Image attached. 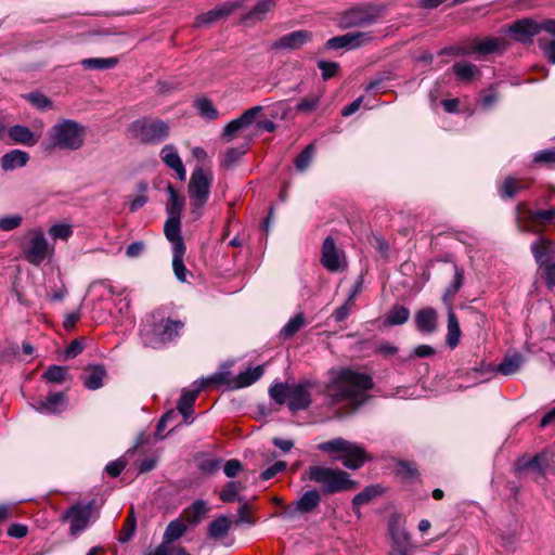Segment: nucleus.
<instances>
[{
    "label": "nucleus",
    "mask_w": 555,
    "mask_h": 555,
    "mask_svg": "<svg viewBox=\"0 0 555 555\" xmlns=\"http://www.w3.org/2000/svg\"><path fill=\"white\" fill-rule=\"evenodd\" d=\"M461 337V328L459 320L453 312L452 308H449L448 312V334H447V344L452 349L455 348L460 343Z\"/></svg>",
    "instance_id": "nucleus-37"
},
{
    "label": "nucleus",
    "mask_w": 555,
    "mask_h": 555,
    "mask_svg": "<svg viewBox=\"0 0 555 555\" xmlns=\"http://www.w3.org/2000/svg\"><path fill=\"white\" fill-rule=\"evenodd\" d=\"M318 67L322 72V78L327 80L337 74L339 64L336 62L319 61Z\"/></svg>",
    "instance_id": "nucleus-60"
},
{
    "label": "nucleus",
    "mask_w": 555,
    "mask_h": 555,
    "mask_svg": "<svg viewBox=\"0 0 555 555\" xmlns=\"http://www.w3.org/2000/svg\"><path fill=\"white\" fill-rule=\"evenodd\" d=\"M211 182L212 176L210 171L198 167L192 172L189 183V196L193 201L195 208L201 209L206 204L210 193Z\"/></svg>",
    "instance_id": "nucleus-10"
},
{
    "label": "nucleus",
    "mask_w": 555,
    "mask_h": 555,
    "mask_svg": "<svg viewBox=\"0 0 555 555\" xmlns=\"http://www.w3.org/2000/svg\"><path fill=\"white\" fill-rule=\"evenodd\" d=\"M550 35L555 37V33H548ZM539 48L542 50L547 61L552 64H555V38L548 40L545 37H540L538 39Z\"/></svg>",
    "instance_id": "nucleus-57"
},
{
    "label": "nucleus",
    "mask_w": 555,
    "mask_h": 555,
    "mask_svg": "<svg viewBox=\"0 0 555 555\" xmlns=\"http://www.w3.org/2000/svg\"><path fill=\"white\" fill-rule=\"evenodd\" d=\"M343 253H339L335 241L332 236H327L322 246V264L331 272H337L344 269Z\"/></svg>",
    "instance_id": "nucleus-19"
},
{
    "label": "nucleus",
    "mask_w": 555,
    "mask_h": 555,
    "mask_svg": "<svg viewBox=\"0 0 555 555\" xmlns=\"http://www.w3.org/2000/svg\"><path fill=\"white\" fill-rule=\"evenodd\" d=\"M373 37L370 31H350L341 36H336L326 41L327 49H357L369 44Z\"/></svg>",
    "instance_id": "nucleus-14"
},
{
    "label": "nucleus",
    "mask_w": 555,
    "mask_h": 555,
    "mask_svg": "<svg viewBox=\"0 0 555 555\" xmlns=\"http://www.w3.org/2000/svg\"><path fill=\"white\" fill-rule=\"evenodd\" d=\"M306 325V318L302 312L297 313L292 318L281 330L280 336L283 339L292 338L297 332H299Z\"/></svg>",
    "instance_id": "nucleus-40"
},
{
    "label": "nucleus",
    "mask_w": 555,
    "mask_h": 555,
    "mask_svg": "<svg viewBox=\"0 0 555 555\" xmlns=\"http://www.w3.org/2000/svg\"><path fill=\"white\" fill-rule=\"evenodd\" d=\"M242 469V464L238 460H229L223 466V472L229 478L235 477Z\"/></svg>",
    "instance_id": "nucleus-63"
},
{
    "label": "nucleus",
    "mask_w": 555,
    "mask_h": 555,
    "mask_svg": "<svg viewBox=\"0 0 555 555\" xmlns=\"http://www.w3.org/2000/svg\"><path fill=\"white\" fill-rule=\"evenodd\" d=\"M29 155L22 150H12L1 157V167L4 171H12L27 165Z\"/></svg>",
    "instance_id": "nucleus-29"
},
{
    "label": "nucleus",
    "mask_w": 555,
    "mask_h": 555,
    "mask_svg": "<svg viewBox=\"0 0 555 555\" xmlns=\"http://www.w3.org/2000/svg\"><path fill=\"white\" fill-rule=\"evenodd\" d=\"M247 152L246 145L238 147H230L223 154L222 165L225 167L233 166Z\"/></svg>",
    "instance_id": "nucleus-56"
},
{
    "label": "nucleus",
    "mask_w": 555,
    "mask_h": 555,
    "mask_svg": "<svg viewBox=\"0 0 555 555\" xmlns=\"http://www.w3.org/2000/svg\"><path fill=\"white\" fill-rule=\"evenodd\" d=\"M66 409V397L63 392H54L46 399L39 400L36 410L41 413L56 414Z\"/></svg>",
    "instance_id": "nucleus-22"
},
{
    "label": "nucleus",
    "mask_w": 555,
    "mask_h": 555,
    "mask_svg": "<svg viewBox=\"0 0 555 555\" xmlns=\"http://www.w3.org/2000/svg\"><path fill=\"white\" fill-rule=\"evenodd\" d=\"M167 192L169 194L167 211L170 217H181L184 207V197L181 196L171 184H168Z\"/></svg>",
    "instance_id": "nucleus-39"
},
{
    "label": "nucleus",
    "mask_w": 555,
    "mask_h": 555,
    "mask_svg": "<svg viewBox=\"0 0 555 555\" xmlns=\"http://www.w3.org/2000/svg\"><path fill=\"white\" fill-rule=\"evenodd\" d=\"M382 16V9L375 5H361L346 11L340 17L343 28L364 27L376 23Z\"/></svg>",
    "instance_id": "nucleus-11"
},
{
    "label": "nucleus",
    "mask_w": 555,
    "mask_h": 555,
    "mask_svg": "<svg viewBox=\"0 0 555 555\" xmlns=\"http://www.w3.org/2000/svg\"><path fill=\"white\" fill-rule=\"evenodd\" d=\"M25 99L33 106H35L36 108L41 109V111L50 109L53 106L52 101L47 95H44L43 93H40V92H31V93L25 95Z\"/></svg>",
    "instance_id": "nucleus-54"
},
{
    "label": "nucleus",
    "mask_w": 555,
    "mask_h": 555,
    "mask_svg": "<svg viewBox=\"0 0 555 555\" xmlns=\"http://www.w3.org/2000/svg\"><path fill=\"white\" fill-rule=\"evenodd\" d=\"M264 369L262 365H258L256 367H250L245 372L238 374L236 379L234 380L232 387L233 388H243L250 386L255 382H257L263 375Z\"/></svg>",
    "instance_id": "nucleus-35"
},
{
    "label": "nucleus",
    "mask_w": 555,
    "mask_h": 555,
    "mask_svg": "<svg viewBox=\"0 0 555 555\" xmlns=\"http://www.w3.org/2000/svg\"><path fill=\"white\" fill-rule=\"evenodd\" d=\"M118 60L116 57H92L81 61V65L86 69H109L116 66Z\"/></svg>",
    "instance_id": "nucleus-45"
},
{
    "label": "nucleus",
    "mask_w": 555,
    "mask_h": 555,
    "mask_svg": "<svg viewBox=\"0 0 555 555\" xmlns=\"http://www.w3.org/2000/svg\"><path fill=\"white\" fill-rule=\"evenodd\" d=\"M129 131L141 143L156 145L169 137L170 125L159 118L142 117L130 124Z\"/></svg>",
    "instance_id": "nucleus-6"
},
{
    "label": "nucleus",
    "mask_w": 555,
    "mask_h": 555,
    "mask_svg": "<svg viewBox=\"0 0 555 555\" xmlns=\"http://www.w3.org/2000/svg\"><path fill=\"white\" fill-rule=\"evenodd\" d=\"M244 0H236L222 3L212 9L215 12V16L217 17V20L227 18L235 10L242 8L244 5Z\"/></svg>",
    "instance_id": "nucleus-53"
},
{
    "label": "nucleus",
    "mask_w": 555,
    "mask_h": 555,
    "mask_svg": "<svg viewBox=\"0 0 555 555\" xmlns=\"http://www.w3.org/2000/svg\"><path fill=\"white\" fill-rule=\"evenodd\" d=\"M312 39V33L308 30H295L286 34L271 43L272 50H297Z\"/></svg>",
    "instance_id": "nucleus-18"
},
{
    "label": "nucleus",
    "mask_w": 555,
    "mask_h": 555,
    "mask_svg": "<svg viewBox=\"0 0 555 555\" xmlns=\"http://www.w3.org/2000/svg\"><path fill=\"white\" fill-rule=\"evenodd\" d=\"M209 512V506L204 500H196L191 506L184 509L183 516L189 524L196 525Z\"/></svg>",
    "instance_id": "nucleus-34"
},
{
    "label": "nucleus",
    "mask_w": 555,
    "mask_h": 555,
    "mask_svg": "<svg viewBox=\"0 0 555 555\" xmlns=\"http://www.w3.org/2000/svg\"><path fill=\"white\" fill-rule=\"evenodd\" d=\"M389 534L391 537L390 551H410L411 538L405 529V519L400 514H392L388 522Z\"/></svg>",
    "instance_id": "nucleus-13"
},
{
    "label": "nucleus",
    "mask_w": 555,
    "mask_h": 555,
    "mask_svg": "<svg viewBox=\"0 0 555 555\" xmlns=\"http://www.w3.org/2000/svg\"><path fill=\"white\" fill-rule=\"evenodd\" d=\"M508 30L517 41L528 42L542 30L555 33V20H544L539 23L532 18H522L514 22Z\"/></svg>",
    "instance_id": "nucleus-9"
},
{
    "label": "nucleus",
    "mask_w": 555,
    "mask_h": 555,
    "mask_svg": "<svg viewBox=\"0 0 555 555\" xmlns=\"http://www.w3.org/2000/svg\"><path fill=\"white\" fill-rule=\"evenodd\" d=\"M286 466L287 465L284 461H278L270 467L266 468L261 473L260 476L263 480H269V479L273 478L275 475H278L279 473L284 472L286 469Z\"/></svg>",
    "instance_id": "nucleus-61"
},
{
    "label": "nucleus",
    "mask_w": 555,
    "mask_h": 555,
    "mask_svg": "<svg viewBox=\"0 0 555 555\" xmlns=\"http://www.w3.org/2000/svg\"><path fill=\"white\" fill-rule=\"evenodd\" d=\"M318 449L337 454L335 459L341 461L343 465L349 469L360 468L367 460L366 452L361 446L340 437L320 443Z\"/></svg>",
    "instance_id": "nucleus-5"
},
{
    "label": "nucleus",
    "mask_w": 555,
    "mask_h": 555,
    "mask_svg": "<svg viewBox=\"0 0 555 555\" xmlns=\"http://www.w3.org/2000/svg\"><path fill=\"white\" fill-rule=\"evenodd\" d=\"M410 318V310L404 306L396 305L393 306L385 320V324L387 325H402Z\"/></svg>",
    "instance_id": "nucleus-41"
},
{
    "label": "nucleus",
    "mask_w": 555,
    "mask_h": 555,
    "mask_svg": "<svg viewBox=\"0 0 555 555\" xmlns=\"http://www.w3.org/2000/svg\"><path fill=\"white\" fill-rule=\"evenodd\" d=\"M327 376L323 387L312 379L289 384L288 409L292 412L307 410L312 403L311 390L318 388L325 395L328 406L346 403L350 412H354L367 400L366 391L373 387L371 376L350 369H332Z\"/></svg>",
    "instance_id": "nucleus-1"
},
{
    "label": "nucleus",
    "mask_w": 555,
    "mask_h": 555,
    "mask_svg": "<svg viewBox=\"0 0 555 555\" xmlns=\"http://www.w3.org/2000/svg\"><path fill=\"white\" fill-rule=\"evenodd\" d=\"M516 224L519 231L540 234L545 227L555 225V207L546 210H533L524 203H519L516 208Z\"/></svg>",
    "instance_id": "nucleus-7"
},
{
    "label": "nucleus",
    "mask_w": 555,
    "mask_h": 555,
    "mask_svg": "<svg viewBox=\"0 0 555 555\" xmlns=\"http://www.w3.org/2000/svg\"><path fill=\"white\" fill-rule=\"evenodd\" d=\"M533 162L538 164H555V150H544L538 152L534 157Z\"/></svg>",
    "instance_id": "nucleus-62"
},
{
    "label": "nucleus",
    "mask_w": 555,
    "mask_h": 555,
    "mask_svg": "<svg viewBox=\"0 0 555 555\" xmlns=\"http://www.w3.org/2000/svg\"><path fill=\"white\" fill-rule=\"evenodd\" d=\"M106 371L103 365L88 366L82 376L83 385L90 390H96L103 386Z\"/></svg>",
    "instance_id": "nucleus-31"
},
{
    "label": "nucleus",
    "mask_w": 555,
    "mask_h": 555,
    "mask_svg": "<svg viewBox=\"0 0 555 555\" xmlns=\"http://www.w3.org/2000/svg\"><path fill=\"white\" fill-rule=\"evenodd\" d=\"M54 254V247L49 244L43 231L39 228L27 232V241L22 248V255L30 264L39 267Z\"/></svg>",
    "instance_id": "nucleus-8"
},
{
    "label": "nucleus",
    "mask_w": 555,
    "mask_h": 555,
    "mask_svg": "<svg viewBox=\"0 0 555 555\" xmlns=\"http://www.w3.org/2000/svg\"><path fill=\"white\" fill-rule=\"evenodd\" d=\"M544 266L545 283L548 288L555 286V262H546Z\"/></svg>",
    "instance_id": "nucleus-64"
},
{
    "label": "nucleus",
    "mask_w": 555,
    "mask_h": 555,
    "mask_svg": "<svg viewBox=\"0 0 555 555\" xmlns=\"http://www.w3.org/2000/svg\"><path fill=\"white\" fill-rule=\"evenodd\" d=\"M531 183L532 180L530 179H518L509 176L499 186V194L502 198H512L522 190H526Z\"/></svg>",
    "instance_id": "nucleus-24"
},
{
    "label": "nucleus",
    "mask_w": 555,
    "mask_h": 555,
    "mask_svg": "<svg viewBox=\"0 0 555 555\" xmlns=\"http://www.w3.org/2000/svg\"><path fill=\"white\" fill-rule=\"evenodd\" d=\"M206 380H201L198 386H196L193 390H185L182 392L181 398L179 399L177 409L183 415L184 421L188 422V417L192 413L193 405L195 400L199 393V391L206 386Z\"/></svg>",
    "instance_id": "nucleus-27"
},
{
    "label": "nucleus",
    "mask_w": 555,
    "mask_h": 555,
    "mask_svg": "<svg viewBox=\"0 0 555 555\" xmlns=\"http://www.w3.org/2000/svg\"><path fill=\"white\" fill-rule=\"evenodd\" d=\"M279 0H257L255 5L241 18L245 25H255L262 22L267 14L273 11Z\"/></svg>",
    "instance_id": "nucleus-20"
},
{
    "label": "nucleus",
    "mask_w": 555,
    "mask_h": 555,
    "mask_svg": "<svg viewBox=\"0 0 555 555\" xmlns=\"http://www.w3.org/2000/svg\"><path fill=\"white\" fill-rule=\"evenodd\" d=\"M185 530L186 526L182 521L178 519L170 521L165 530L162 544H172L175 540L183 535Z\"/></svg>",
    "instance_id": "nucleus-44"
},
{
    "label": "nucleus",
    "mask_w": 555,
    "mask_h": 555,
    "mask_svg": "<svg viewBox=\"0 0 555 555\" xmlns=\"http://www.w3.org/2000/svg\"><path fill=\"white\" fill-rule=\"evenodd\" d=\"M164 233L166 238L172 244V250H176L178 248H185L181 235L180 218L169 216L164 225Z\"/></svg>",
    "instance_id": "nucleus-25"
},
{
    "label": "nucleus",
    "mask_w": 555,
    "mask_h": 555,
    "mask_svg": "<svg viewBox=\"0 0 555 555\" xmlns=\"http://www.w3.org/2000/svg\"><path fill=\"white\" fill-rule=\"evenodd\" d=\"M289 384L276 383L269 389L270 397L279 404L288 403Z\"/></svg>",
    "instance_id": "nucleus-49"
},
{
    "label": "nucleus",
    "mask_w": 555,
    "mask_h": 555,
    "mask_svg": "<svg viewBox=\"0 0 555 555\" xmlns=\"http://www.w3.org/2000/svg\"><path fill=\"white\" fill-rule=\"evenodd\" d=\"M314 156V145L309 144L307 145L304 151L296 157L295 159V166L297 170L304 171L309 167V165L312 162V158Z\"/></svg>",
    "instance_id": "nucleus-55"
},
{
    "label": "nucleus",
    "mask_w": 555,
    "mask_h": 555,
    "mask_svg": "<svg viewBox=\"0 0 555 555\" xmlns=\"http://www.w3.org/2000/svg\"><path fill=\"white\" fill-rule=\"evenodd\" d=\"M321 502V494L317 490L306 491L295 503L282 513L284 518H293L296 513L308 514L315 509Z\"/></svg>",
    "instance_id": "nucleus-17"
},
{
    "label": "nucleus",
    "mask_w": 555,
    "mask_h": 555,
    "mask_svg": "<svg viewBox=\"0 0 555 555\" xmlns=\"http://www.w3.org/2000/svg\"><path fill=\"white\" fill-rule=\"evenodd\" d=\"M66 377H67V369L65 366H60V365L49 366L42 375V378L47 383H53V384H62L65 382Z\"/></svg>",
    "instance_id": "nucleus-47"
},
{
    "label": "nucleus",
    "mask_w": 555,
    "mask_h": 555,
    "mask_svg": "<svg viewBox=\"0 0 555 555\" xmlns=\"http://www.w3.org/2000/svg\"><path fill=\"white\" fill-rule=\"evenodd\" d=\"M159 155L164 164L172 169L181 181L185 180L186 171L175 145L166 144Z\"/></svg>",
    "instance_id": "nucleus-21"
},
{
    "label": "nucleus",
    "mask_w": 555,
    "mask_h": 555,
    "mask_svg": "<svg viewBox=\"0 0 555 555\" xmlns=\"http://www.w3.org/2000/svg\"><path fill=\"white\" fill-rule=\"evenodd\" d=\"M522 360V356L519 353L506 356L500 363L498 372L502 373L503 375H512L519 370Z\"/></svg>",
    "instance_id": "nucleus-42"
},
{
    "label": "nucleus",
    "mask_w": 555,
    "mask_h": 555,
    "mask_svg": "<svg viewBox=\"0 0 555 555\" xmlns=\"http://www.w3.org/2000/svg\"><path fill=\"white\" fill-rule=\"evenodd\" d=\"M464 284V270L456 264H454V274L450 284L447 286L443 295L442 301L448 308H452V304L455 295L461 289Z\"/></svg>",
    "instance_id": "nucleus-30"
},
{
    "label": "nucleus",
    "mask_w": 555,
    "mask_h": 555,
    "mask_svg": "<svg viewBox=\"0 0 555 555\" xmlns=\"http://www.w3.org/2000/svg\"><path fill=\"white\" fill-rule=\"evenodd\" d=\"M49 146L52 149L77 151L86 138V128L76 120L61 119L47 133Z\"/></svg>",
    "instance_id": "nucleus-3"
},
{
    "label": "nucleus",
    "mask_w": 555,
    "mask_h": 555,
    "mask_svg": "<svg viewBox=\"0 0 555 555\" xmlns=\"http://www.w3.org/2000/svg\"><path fill=\"white\" fill-rule=\"evenodd\" d=\"M310 481L321 485L324 494H333L357 488V482L350 479L345 470L322 465H311L306 472Z\"/></svg>",
    "instance_id": "nucleus-4"
},
{
    "label": "nucleus",
    "mask_w": 555,
    "mask_h": 555,
    "mask_svg": "<svg viewBox=\"0 0 555 555\" xmlns=\"http://www.w3.org/2000/svg\"><path fill=\"white\" fill-rule=\"evenodd\" d=\"M185 253V248H178L176 250H172V269L175 272L176 278L180 282L186 281V268L183 263V256Z\"/></svg>",
    "instance_id": "nucleus-46"
},
{
    "label": "nucleus",
    "mask_w": 555,
    "mask_h": 555,
    "mask_svg": "<svg viewBox=\"0 0 555 555\" xmlns=\"http://www.w3.org/2000/svg\"><path fill=\"white\" fill-rule=\"evenodd\" d=\"M137 527V520L134 517L133 508L130 509L129 515L124 524V527L119 533V542H128L134 534Z\"/></svg>",
    "instance_id": "nucleus-52"
},
{
    "label": "nucleus",
    "mask_w": 555,
    "mask_h": 555,
    "mask_svg": "<svg viewBox=\"0 0 555 555\" xmlns=\"http://www.w3.org/2000/svg\"><path fill=\"white\" fill-rule=\"evenodd\" d=\"M397 475L405 480H411L416 477V468L409 462H399L396 468Z\"/></svg>",
    "instance_id": "nucleus-59"
},
{
    "label": "nucleus",
    "mask_w": 555,
    "mask_h": 555,
    "mask_svg": "<svg viewBox=\"0 0 555 555\" xmlns=\"http://www.w3.org/2000/svg\"><path fill=\"white\" fill-rule=\"evenodd\" d=\"M452 69L457 79L463 82H470L479 78L481 75L479 68L475 64L467 61L456 62Z\"/></svg>",
    "instance_id": "nucleus-32"
},
{
    "label": "nucleus",
    "mask_w": 555,
    "mask_h": 555,
    "mask_svg": "<svg viewBox=\"0 0 555 555\" xmlns=\"http://www.w3.org/2000/svg\"><path fill=\"white\" fill-rule=\"evenodd\" d=\"M262 109L263 107L259 105L246 109L238 118L231 120L224 127L222 138L227 142L232 141L238 131L247 128L255 121L256 117L262 112Z\"/></svg>",
    "instance_id": "nucleus-16"
},
{
    "label": "nucleus",
    "mask_w": 555,
    "mask_h": 555,
    "mask_svg": "<svg viewBox=\"0 0 555 555\" xmlns=\"http://www.w3.org/2000/svg\"><path fill=\"white\" fill-rule=\"evenodd\" d=\"M414 321L421 333L431 334L437 328V312L430 307L421 309L416 312Z\"/></svg>",
    "instance_id": "nucleus-23"
},
{
    "label": "nucleus",
    "mask_w": 555,
    "mask_h": 555,
    "mask_svg": "<svg viewBox=\"0 0 555 555\" xmlns=\"http://www.w3.org/2000/svg\"><path fill=\"white\" fill-rule=\"evenodd\" d=\"M244 488L245 487L240 481H230L220 492V500L224 503H231L234 501L242 502L243 499L238 496V492Z\"/></svg>",
    "instance_id": "nucleus-43"
},
{
    "label": "nucleus",
    "mask_w": 555,
    "mask_h": 555,
    "mask_svg": "<svg viewBox=\"0 0 555 555\" xmlns=\"http://www.w3.org/2000/svg\"><path fill=\"white\" fill-rule=\"evenodd\" d=\"M183 327L184 324L181 321L167 319L158 322V318L151 314L142 324L140 335L145 346L157 349L178 337Z\"/></svg>",
    "instance_id": "nucleus-2"
},
{
    "label": "nucleus",
    "mask_w": 555,
    "mask_h": 555,
    "mask_svg": "<svg viewBox=\"0 0 555 555\" xmlns=\"http://www.w3.org/2000/svg\"><path fill=\"white\" fill-rule=\"evenodd\" d=\"M508 47V41L505 38L489 37L483 40L476 41L472 52L480 54H491L495 52H503Z\"/></svg>",
    "instance_id": "nucleus-26"
},
{
    "label": "nucleus",
    "mask_w": 555,
    "mask_h": 555,
    "mask_svg": "<svg viewBox=\"0 0 555 555\" xmlns=\"http://www.w3.org/2000/svg\"><path fill=\"white\" fill-rule=\"evenodd\" d=\"M231 525L229 517L221 515L209 524L208 535L212 539H221L228 534Z\"/></svg>",
    "instance_id": "nucleus-38"
},
{
    "label": "nucleus",
    "mask_w": 555,
    "mask_h": 555,
    "mask_svg": "<svg viewBox=\"0 0 555 555\" xmlns=\"http://www.w3.org/2000/svg\"><path fill=\"white\" fill-rule=\"evenodd\" d=\"M23 218L21 215H10L0 218V230L12 231L22 224Z\"/></svg>",
    "instance_id": "nucleus-58"
},
{
    "label": "nucleus",
    "mask_w": 555,
    "mask_h": 555,
    "mask_svg": "<svg viewBox=\"0 0 555 555\" xmlns=\"http://www.w3.org/2000/svg\"><path fill=\"white\" fill-rule=\"evenodd\" d=\"M552 244V241L544 236H540L535 242L531 244V251L535 261L540 266L548 262Z\"/></svg>",
    "instance_id": "nucleus-33"
},
{
    "label": "nucleus",
    "mask_w": 555,
    "mask_h": 555,
    "mask_svg": "<svg viewBox=\"0 0 555 555\" xmlns=\"http://www.w3.org/2000/svg\"><path fill=\"white\" fill-rule=\"evenodd\" d=\"M382 493V488L377 485L365 487L352 499V508L359 514V507L363 504L371 502L374 498Z\"/></svg>",
    "instance_id": "nucleus-36"
},
{
    "label": "nucleus",
    "mask_w": 555,
    "mask_h": 555,
    "mask_svg": "<svg viewBox=\"0 0 555 555\" xmlns=\"http://www.w3.org/2000/svg\"><path fill=\"white\" fill-rule=\"evenodd\" d=\"M321 99L322 94H309L298 102L296 111L305 114L312 113L319 106Z\"/></svg>",
    "instance_id": "nucleus-50"
},
{
    "label": "nucleus",
    "mask_w": 555,
    "mask_h": 555,
    "mask_svg": "<svg viewBox=\"0 0 555 555\" xmlns=\"http://www.w3.org/2000/svg\"><path fill=\"white\" fill-rule=\"evenodd\" d=\"M195 107L201 114V116H203L206 119L215 120L219 116V113L214 106L212 102L206 98L198 99L195 102Z\"/></svg>",
    "instance_id": "nucleus-48"
},
{
    "label": "nucleus",
    "mask_w": 555,
    "mask_h": 555,
    "mask_svg": "<svg viewBox=\"0 0 555 555\" xmlns=\"http://www.w3.org/2000/svg\"><path fill=\"white\" fill-rule=\"evenodd\" d=\"M49 235L54 241H67L73 235V228L68 223H56L50 227Z\"/></svg>",
    "instance_id": "nucleus-51"
},
{
    "label": "nucleus",
    "mask_w": 555,
    "mask_h": 555,
    "mask_svg": "<svg viewBox=\"0 0 555 555\" xmlns=\"http://www.w3.org/2000/svg\"><path fill=\"white\" fill-rule=\"evenodd\" d=\"M8 135L14 143L26 146H34L39 139L28 127L22 125L10 127L8 129Z\"/></svg>",
    "instance_id": "nucleus-28"
},
{
    "label": "nucleus",
    "mask_w": 555,
    "mask_h": 555,
    "mask_svg": "<svg viewBox=\"0 0 555 555\" xmlns=\"http://www.w3.org/2000/svg\"><path fill=\"white\" fill-rule=\"evenodd\" d=\"M92 515V507L90 504L87 505H74L72 506L64 518L70 522L69 532L76 537L82 532L89 525Z\"/></svg>",
    "instance_id": "nucleus-15"
},
{
    "label": "nucleus",
    "mask_w": 555,
    "mask_h": 555,
    "mask_svg": "<svg viewBox=\"0 0 555 555\" xmlns=\"http://www.w3.org/2000/svg\"><path fill=\"white\" fill-rule=\"evenodd\" d=\"M529 468L535 470L541 476L546 475L554 468L553 454L548 450H544L534 456L522 455L515 463V469L518 473Z\"/></svg>",
    "instance_id": "nucleus-12"
}]
</instances>
